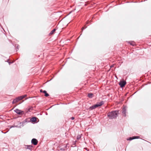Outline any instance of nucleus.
Returning <instances> with one entry per match:
<instances>
[{
  "label": "nucleus",
  "mask_w": 151,
  "mask_h": 151,
  "mask_svg": "<svg viewBox=\"0 0 151 151\" xmlns=\"http://www.w3.org/2000/svg\"><path fill=\"white\" fill-rule=\"evenodd\" d=\"M126 83L124 81H121L119 82V85L121 87H123L126 85Z\"/></svg>",
  "instance_id": "nucleus-5"
},
{
  "label": "nucleus",
  "mask_w": 151,
  "mask_h": 151,
  "mask_svg": "<svg viewBox=\"0 0 151 151\" xmlns=\"http://www.w3.org/2000/svg\"><path fill=\"white\" fill-rule=\"evenodd\" d=\"M29 147H32V146L31 145H29Z\"/></svg>",
  "instance_id": "nucleus-17"
},
{
  "label": "nucleus",
  "mask_w": 151,
  "mask_h": 151,
  "mask_svg": "<svg viewBox=\"0 0 151 151\" xmlns=\"http://www.w3.org/2000/svg\"><path fill=\"white\" fill-rule=\"evenodd\" d=\"M25 97V96H20V97H18L16 99H14L13 102H12V104H14V103H15L17 102H18L19 101L21 100L22 99H23Z\"/></svg>",
  "instance_id": "nucleus-3"
},
{
  "label": "nucleus",
  "mask_w": 151,
  "mask_h": 151,
  "mask_svg": "<svg viewBox=\"0 0 151 151\" xmlns=\"http://www.w3.org/2000/svg\"><path fill=\"white\" fill-rule=\"evenodd\" d=\"M126 109L125 108H123L122 110V113L124 114V116H126Z\"/></svg>",
  "instance_id": "nucleus-7"
},
{
  "label": "nucleus",
  "mask_w": 151,
  "mask_h": 151,
  "mask_svg": "<svg viewBox=\"0 0 151 151\" xmlns=\"http://www.w3.org/2000/svg\"><path fill=\"white\" fill-rule=\"evenodd\" d=\"M104 104V102L103 101H101L100 102H98L96 104L92 106H91L89 109L91 110L94 109L97 107L101 106Z\"/></svg>",
  "instance_id": "nucleus-2"
},
{
  "label": "nucleus",
  "mask_w": 151,
  "mask_h": 151,
  "mask_svg": "<svg viewBox=\"0 0 151 151\" xmlns=\"http://www.w3.org/2000/svg\"><path fill=\"white\" fill-rule=\"evenodd\" d=\"M84 29V27H82L81 28V30H82V32L83 30Z\"/></svg>",
  "instance_id": "nucleus-14"
},
{
  "label": "nucleus",
  "mask_w": 151,
  "mask_h": 151,
  "mask_svg": "<svg viewBox=\"0 0 151 151\" xmlns=\"http://www.w3.org/2000/svg\"><path fill=\"white\" fill-rule=\"evenodd\" d=\"M93 94L91 93H89L88 94V96L90 98H92V96Z\"/></svg>",
  "instance_id": "nucleus-12"
},
{
  "label": "nucleus",
  "mask_w": 151,
  "mask_h": 151,
  "mask_svg": "<svg viewBox=\"0 0 151 151\" xmlns=\"http://www.w3.org/2000/svg\"><path fill=\"white\" fill-rule=\"evenodd\" d=\"M43 93H45V96L46 97H47L49 96V94L47 93V92L45 91H43Z\"/></svg>",
  "instance_id": "nucleus-10"
},
{
  "label": "nucleus",
  "mask_w": 151,
  "mask_h": 151,
  "mask_svg": "<svg viewBox=\"0 0 151 151\" xmlns=\"http://www.w3.org/2000/svg\"><path fill=\"white\" fill-rule=\"evenodd\" d=\"M37 119L35 117H33L31 119L32 121L33 122H35L36 121Z\"/></svg>",
  "instance_id": "nucleus-11"
},
{
  "label": "nucleus",
  "mask_w": 151,
  "mask_h": 151,
  "mask_svg": "<svg viewBox=\"0 0 151 151\" xmlns=\"http://www.w3.org/2000/svg\"><path fill=\"white\" fill-rule=\"evenodd\" d=\"M86 5H87V4H86L85 5V6H86Z\"/></svg>",
  "instance_id": "nucleus-18"
},
{
  "label": "nucleus",
  "mask_w": 151,
  "mask_h": 151,
  "mask_svg": "<svg viewBox=\"0 0 151 151\" xmlns=\"http://www.w3.org/2000/svg\"><path fill=\"white\" fill-rule=\"evenodd\" d=\"M32 144L34 145H36L38 143L37 140L35 139H33L31 141Z\"/></svg>",
  "instance_id": "nucleus-6"
},
{
  "label": "nucleus",
  "mask_w": 151,
  "mask_h": 151,
  "mask_svg": "<svg viewBox=\"0 0 151 151\" xmlns=\"http://www.w3.org/2000/svg\"><path fill=\"white\" fill-rule=\"evenodd\" d=\"M71 119L72 120H73L74 119V117H72L71 118Z\"/></svg>",
  "instance_id": "nucleus-15"
},
{
  "label": "nucleus",
  "mask_w": 151,
  "mask_h": 151,
  "mask_svg": "<svg viewBox=\"0 0 151 151\" xmlns=\"http://www.w3.org/2000/svg\"><path fill=\"white\" fill-rule=\"evenodd\" d=\"M55 30H56V29H54L53 30H52L50 32V33L49 35H53L54 33L55 32Z\"/></svg>",
  "instance_id": "nucleus-9"
},
{
  "label": "nucleus",
  "mask_w": 151,
  "mask_h": 151,
  "mask_svg": "<svg viewBox=\"0 0 151 151\" xmlns=\"http://www.w3.org/2000/svg\"><path fill=\"white\" fill-rule=\"evenodd\" d=\"M43 90H42V89H41V90H40V92H43Z\"/></svg>",
  "instance_id": "nucleus-16"
},
{
  "label": "nucleus",
  "mask_w": 151,
  "mask_h": 151,
  "mask_svg": "<svg viewBox=\"0 0 151 151\" xmlns=\"http://www.w3.org/2000/svg\"><path fill=\"white\" fill-rule=\"evenodd\" d=\"M139 137H138V136H137V137L134 136V137H130L129 138V140H131L132 139H135L136 138H138Z\"/></svg>",
  "instance_id": "nucleus-8"
},
{
  "label": "nucleus",
  "mask_w": 151,
  "mask_h": 151,
  "mask_svg": "<svg viewBox=\"0 0 151 151\" xmlns=\"http://www.w3.org/2000/svg\"><path fill=\"white\" fill-rule=\"evenodd\" d=\"M118 113V111H112L108 113L107 116L109 119H113L117 116Z\"/></svg>",
  "instance_id": "nucleus-1"
},
{
  "label": "nucleus",
  "mask_w": 151,
  "mask_h": 151,
  "mask_svg": "<svg viewBox=\"0 0 151 151\" xmlns=\"http://www.w3.org/2000/svg\"><path fill=\"white\" fill-rule=\"evenodd\" d=\"M81 137L80 136H78L77 137V139H80Z\"/></svg>",
  "instance_id": "nucleus-13"
},
{
  "label": "nucleus",
  "mask_w": 151,
  "mask_h": 151,
  "mask_svg": "<svg viewBox=\"0 0 151 151\" xmlns=\"http://www.w3.org/2000/svg\"><path fill=\"white\" fill-rule=\"evenodd\" d=\"M14 111L17 114H22L24 113V112L23 111L19 110L18 109H17L14 110Z\"/></svg>",
  "instance_id": "nucleus-4"
}]
</instances>
